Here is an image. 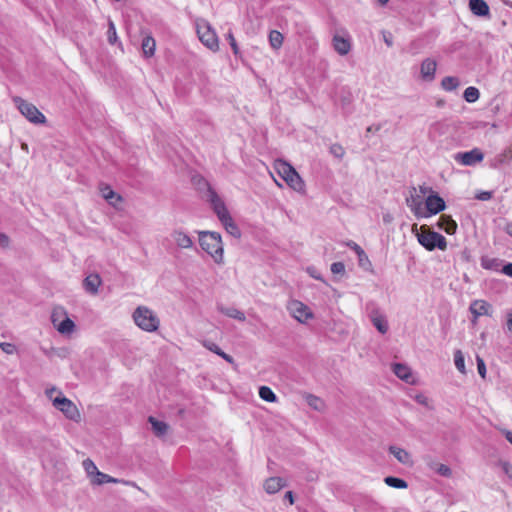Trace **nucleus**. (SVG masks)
I'll use <instances>...</instances> for the list:
<instances>
[{
  "mask_svg": "<svg viewBox=\"0 0 512 512\" xmlns=\"http://www.w3.org/2000/svg\"><path fill=\"white\" fill-rule=\"evenodd\" d=\"M198 235L201 248L213 258L215 263L223 264L224 248L221 235L214 231H199Z\"/></svg>",
  "mask_w": 512,
  "mask_h": 512,
  "instance_id": "f257e3e1",
  "label": "nucleus"
},
{
  "mask_svg": "<svg viewBox=\"0 0 512 512\" xmlns=\"http://www.w3.org/2000/svg\"><path fill=\"white\" fill-rule=\"evenodd\" d=\"M132 316L135 324L144 331L154 332L159 328V318L146 306L137 307Z\"/></svg>",
  "mask_w": 512,
  "mask_h": 512,
  "instance_id": "f03ea898",
  "label": "nucleus"
},
{
  "mask_svg": "<svg viewBox=\"0 0 512 512\" xmlns=\"http://www.w3.org/2000/svg\"><path fill=\"white\" fill-rule=\"evenodd\" d=\"M418 242L428 251L438 248L445 250L447 248L446 238L438 232L430 231L426 226L421 227V232L417 234Z\"/></svg>",
  "mask_w": 512,
  "mask_h": 512,
  "instance_id": "7ed1b4c3",
  "label": "nucleus"
},
{
  "mask_svg": "<svg viewBox=\"0 0 512 512\" xmlns=\"http://www.w3.org/2000/svg\"><path fill=\"white\" fill-rule=\"evenodd\" d=\"M13 102L20 113L31 123L38 125L46 122V117L34 104L21 97H14Z\"/></svg>",
  "mask_w": 512,
  "mask_h": 512,
  "instance_id": "20e7f679",
  "label": "nucleus"
},
{
  "mask_svg": "<svg viewBox=\"0 0 512 512\" xmlns=\"http://www.w3.org/2000/svg\"><path fill=\"white\" fill-rule=\"evenodd\" d=\"M196 28L199 40L202 42V44L214 52L218 51V36L215 30L211 27V25L207 21L202 20L200 22H197Z\"/></svg>",
  "mask_w": 512,
  "mask_h": 512,
  "instance_id": "39448f33",
  "label": "nucleus"
},
{
  "mask_svg": "<svg viewBox=\"0 0 512 512\" xmlns=\"http://www.w3.org/2000/svg\"><path fill=\"white\" fill-rule=\"evenodd\" d=\"M51 321L57 331L63 335L71 334L75 329V323L66 315L62 308H55L53 310Z\"/></svg>",
  "mask_w": 512,
  "mask_h": 512,
  "instance_id": "423d86ee",
  "label": "nucleus"
},
{
  "mask_svg": "<svg viewBox=\"0 0 512 512\" xmlns=\"http://www.w3.org/2000/svg\"><path fill=\"white\" fill-rule=\"evenodd\" d=\"M290 315L300 323H306L314 317L311 309L299 300H291L287 304Z\"/></svg>",
  "mask_w": 512,
  "mask_h": 512,
  "instance_id": "0eeeda50",
  "label": "nucleus"
},
{
  "mask_svg": "<svg viewBox=\"0 0 512 512\" xmlns=\"http://www.w3.org/2000/svg\"><path fill=\"white\" fill-rule=\"evenodd\" d=\"M53 406L60 410L69 420L78 421L80 413L76 405L61 394L53 399Z\"/></svg>",
  "mask_w": 512,
  "mask_h": 512,
  "instance_id": "6e6552de",
  "label": "nucleus"
},
{
  "mask_svg": "<svg viewBox=\"0 0 512 512\" xmlns=\"http://www.w3.org/2000/svg\"><path fill=\"white\" fill-rule=\"evenodd\" d=\"M366 308L368 311V316L374 327L381 334H385L389 328L386 316L380 311V309L374 303L367 304Z\"/></svg>",
  "mask_w": 512,
  "mask_h": 512,
  "instance_id": "1a4fd4ad",
  "label": "nucleus"
},
{
  "mask_svg": "<svg viewBox=\"0 0 512 512\" xmlns=\"http://www.w3.org/2000/svg\"><path fill=\"white\" fill-rule=\"evenodd\" d=\"M454 160L464 166H474L484 159V154L479 148L466 152H458L453 156Z\"/></svg>",
  "mask_w": 512,
  "mask_h": 512,
  "instance_id": "9d476101",
  "label": "nucleus"
},
{
  "mask_svg": "<svg viewBox=\"0 0 512 512\" xmlns=\"http://www.w3.org/2000/svg\"><path fill=\"white\" fill-rule=\"evenodd\" d=\"M406 205L410 208L416 218H424L425 210L423 208V200L417 189L412 187L409 196L406 197Z\"/></svg>",
  "mask_w": 512,
  "mask_h": 512,
  "instance_id": "9b49d317",
  "label": "nucleus"
},
{
  "mask_svg": "<svg viewBox=\"0 0 512 512\" xmlns=\"http://www.w3.org/2000/svg\"><path fill=\"white\" fill-rule=\"evenodd\" d=\"M446 204L442 197L437 193L430 194L425 200V217L438 214L445 210Z\"/></svg>",
  "mask_w": 512,
  "mask_h": 512,
  "instance_id": "f8f14e48",
  "label": "nucleus"
},
{
  "mask_svg": "<svg viewBox=\"0 0 512 512\" xmlns=\"http://www.w3.org/2000/svg\"><path fill=\"white\" fill-rule=\"evenodd\" d=\"M208 200L219 221H222V219H227V217L230 216L225 203L218 196L216 191L213 190L210 186L208 187Z\"/></svg>",
  "mask_w": 512,
  "mask_h": 512,
  "instance_id": "ddd939ff",
  "label": "nucleus"
},
{
  "mask_svg": "<svg viewBox=\"0 0 512 512\" xmlns=\"http://www.w3.org/2000/svg\"><path fill=\"white\" fill-rule=\"evenodd\" d=\"M437 63L432 58H426L420 66V73L423 80L431 82L435 78Z\"/></svg>",
  "mask_w": 512,
  "mask_h": 512,
  "instance_id": "4468645a",
  "label": "nucleus"
},
{
  "mask_svg": "<svg viewBox=\"0 0 512 512\" xmlns=\"http://www.w3.org/2000/svg\"><path fill=\"white\" fill-rule=\"evenodd\" d=\"M101 284L102 279L96 273L89 274L83 281L85 291L91 295H96L98 293V289Z\"/></svg>",
  "mask_w": 512,
  "mask_h": 512,
  "instance_id": "2eb2a0df",
  "label": "nucleus"
},
{
  "mask_svg": "<svg viewBox=\"0 0 512 512\" xmlns=\"http://www.w3.org/2000/svg\"><path fill=\"white\" fill-rule=\"evenodd\" d=\"M470 11L478 17H487L490 15L488 4L484 0H469Z\"/></svg>",
  "mask_w": 512,
  "mask_h": 512,
  "instance_id": "dca6fc26",
  "label": "nucleus"
},
{
  "mask_svg": "<svg viewBox=\"0 0 512 512\" xmlns=\"http://www.w3.org/2000/svg\"><path fill=\"white\" fill-rule=\"evenodd\" d=\"M171 236L179 248L188 249L193 246L191 237L182 230L173 231Z\"/></svg>",
  "mask_w": 512,
  "mask_h": 512,
  "instance_id": "f3484780",
  "label": "nucleus"
},
{
  "mask_svg": "<svg viewBox=\"0 0 512 512\" xmlns=\"http://www.w3.org/2000/svg\"><path fill=\"white\" fill-rule=\"evenodd\" d=\"M393 372L399 379L405 381L406 383H413L412 372L407 365L402 363H395L393 365Z\"/></svg>",
  "mask_w": 512,
  "mask_h": 512,
  "instance_id": "a211bd4d",
  "label": "nucleus"
},
{
  "mask_svg": "<svg viewBox=\"0 0 512 512\" xmlns=\"http://www.w3.org/2000/svg\"><path fill=\"white\" fill-rule=\"evenodd\" d=\"M285 486V482L280 477H271L264 482V489L268 494H275Z\"/></svg>",
  "mask_w": 512,
  "mask_h": 512,
  "instance_id": "6ab92c4d",
  "label": "nucleus"
},
{
  "mask_svg": "<svg viewBox=\"0 0 512 512\" xmlns=\"http://www.w3.org/2000/svg\"><path fill=\"white\" fill-rule=\"evenodd\" d=\"M437 225L447 234H454L457 230V223L448 215H441Z\"/></svg>",
  "mask_w": 512,
  "mask_h": 512,
  "instance_id": "aec40b11",
  "label": "nucleus"
},
{
  "mask_svg": "<svg viewBox=\"0 0 512 512\" xmlns=\"http://www.w3.org/2000/svg\"><path fill=\"white\" fill-rule=\"evenodd\" d=\"M389 452L401 463L405 465H412L410 454L400 447L390 446Z\"/></svg>",
  "mask_w": 512,
  "mask_h": 512,
  "instance_id": "412c9836",
  "label": "nucleus"
},
{
  "mask_svg": "<svg viewBox=\"0 0 512 512\" xmlns=\"http://www.w3.org/2000/svg\"><path fill=\"white\" fill-rule=\"evenodd\" d=\"M287 185L297 192L305 191V183L297 171L291 172V175L285 180Z\"/></svg>",
  "mask_w": 512,
  "mask_h": 512,
  "instance_id": "4be33fe9",
  "label": "nucleus"
},
{
  "mask_svg": "<svg viewBox=\"0 0 512 512\" xmlns=\"http://www.w3.org/2000/svg\"><path fill=\"white\" fill-rule=\"evenodd\" d=\"M481 267L486 270L500 271L503 260L499 258H492L489 256H482L480 259Z\"/></svg>",
  "mask_w": 512,
  "mask_h": 512,
  "instance_id": "5701e85b",
  "label": "nucleus"
},
{
  "mask_svg": "<svg viewBox=\"0 0 512 512\" xmlns=\"http://www.w3.org/2000/svg\"><path fill=\"white\" fill-rule=\"evenodd\" d=\"M333 46L334 49L340 54V55H346L349 53L351 49L350 42L340 36H334L333 38Z\"/></svg>",
  "mask_w": 512,
  "mask_h": 512,
  "instance_id": "b1692460",
  "label": "nucleus"
},
{
  "mask_svg": "<svg viewBox=\"0 0 512 512\" xmlns=\"http://www.w3.org/2000/svg\"><path fill=\"white\" fill-rule=\"evenodd\" d=\"M148 422L152 425V430L156 436L161 437L167 433L169 428L167 423L159 421L153 416L148 418Z\"/></svg>",
  "mask_w": 512,
  "mask_h": 512,
  "instance_id": "393cba45",
  "label": "nucleus"
},
{
  "mask_svg": "<svg viewBox=\"0 0 512 512\" xmlns=\"http://www.w3.org/2000/svg\"><path fill=\"white\" fill-rule=\"evenodd\" d=\"M142 51L145 57H151L155 53L156 42L151 35H146L142 39Z\"/></svg>",
  "mask_w": 512,
  "mask_h": 512,
  "instance_id": "a878e982",
  "label": "nucleus"
},
{
  "mask_svg": "<svg viewBox=\"0 0 512 512\" xmlns=\"http://www.w3.org/2000/svg\"><path fill=\"white\" fill-rule=\"evenodd\" d=\"M489 308V304L485 301H474L470 305V311L475 318L488 314Z\"/></svg>",
  "mask_w": 512,
  "mask_h": 512,
  "instance_id": "bb28decb",
  "label": "nucleus"
},
{
  "mask_svg": "<svg viewBox=\"0 0 512 512\" xmlns=\"http://www.w3.org/2000/svg\"><path fill=\"white\" fill-rule=\"evenodd\" d=\"M218 310L222 314H224L230 318L239 320V321H245V319H246L245 314L242 311H240L234 307L218 306Z\"/></svg>",
  "mask_w": 512,
  "mask_h": 512,
  "instance_id": "cd10ccee",
  "label": "nucleus"
},
{
  "mask_svg": "<svg viewBox=\"0 0 512 512\" xmlns=\"http://www.w3.org/2000/svg\"><path fill=\"white\" fill-rule=\"evenodd\" d=\"M204 346L210 350L211 352H214L215 354H217L218 356H220L221 358H223L225 361H227L228 363H231L233 364L234 363V359L232 356H230L229 354L225 353L217 344L213 343V342H205L204 343Z\"/></svg>",
  "mask_w": 512,
  "mask_h": 512,
  "instance_id": "c85d7f7f",
  "label": "nucleus"
},
{
  "mask_svg": "<svg viewBox=\"0 0 512 512\" xmlns=\"http://www.w3.org/2000/svg\"><path fill=\"white\" fill-rule=\"evenodd\" d=\"M276 168L279 175L283 178L284 181L291 175V172L296 171L293 166H291L289 163L283 160H278L276 162Z\"/></svg>",
  "mask_w": 512,
  "mask_h": 512,
  "instance_id": "c756f323",
  "label": "nucleus"
},
{
  "mask_svg": "<svg viewBox=\"0 0 512 512\" xmlns=\"http://www.w3.org/2000/svg\"><path fill=\"white\" fill-rule=\"evenodd\" d=\"M224 226L225 230L234 237H240L241 233L238 226L235 224L231 216H228L227 219H222L220 221Z\"/></svg>",
  "mask_w": 512,
  "mask_h": 512,
  "instance_id": "7c9ffc66",
  "label": "nucleus"
},
{
  "mask_svg": "<svg viewBox=\"0 0 512 512\" xmlns=\"http://www.w3.org/2000/svg\"><path fill=\"white\" fill-rule=\"evenodd\" d=\"M460 85L459 79L454 76H446L441 80V87L445 91H454Z\"/></svg>",
  "mask_w": 512,
  "mask_h": 512,
  "instance_id": "2f4dec72",
  "label": "nucleus"
},
{
  "mask_svg": "<svg viewBox=\"0 0 512 512\" xmlns=\"http://www.w3.org/2000/svg\"><path fill=\"white\" fill-rule=\"evenodd\" d=\"M305 400L307 404L316 411H322L324 409V402L318 396H315L313 394H306Z\"/></svg>",
  "mask_w": 512,
  "mask_h": 512,
  "instance_id": "473e14b6",
  "label": "nucleus"
},
{
  "mask_svg": "<svg viewBox=\"0 0 512 512\" xmlns=\"http://www.w3.org/2000/svg\"><path fill=\"white\" fill-rule=\"evenodd\" d=\"M428 466L430 469L434 470L437 474L443 476V477H450L452 475V471L450 467H448L445 464L437 463V462H430L428 463Z\"/></svg>",
  "mask_w": 512,
  "mask_h": 512,
  "instance_id": "72a5a7b5",
  "label": "nucleus"
},
{
  "mask_svg": "<svg viewBox=\"0 0 512 512\" xmlns=\"http://www.w3.org/2000/svg\"><path fill=\"white\" fill-rule=\"evenodd\" d=\"M259 396L262 400L269 402V403H274L277 401L276 394L268 386H261L259 388Z\"/></svg>",
  "mask_w": 512,
  "mask_h": 512,
  "instance_id": "f704fd0d",
  "label": "nucleus"
},
{
  "mask_svg": "<svg viewBox=\"0 0 512 512\" xmlns=\"http://www.w3.org/2000/svg\"><path fill=\"white\" fill-rule=\"evenodd\" d=\"M480 97V92L476 87H467L463 93V98L468 103L476 102Z\"/></svg>",
  "mask_w": 512,
  "mask_h": 512,
  "instance_id": "c9c22d12",
  "label": "nucleus"
},
{
  "mask_svg": "<svg viewBox=\"0 0 512 512\" xmlns=\"http://www.w3.org/2000/svg\"><path fill=\"white\" fill-rule=\"evenodd\" d=\"M283 39V35L277 30H272L269 33V42L273 49H279L283 44Z\"/></svg>",
  "mask_w": 512,
  "mask_h": 512,
  "instance_id": "e433bc0d",
  "label": "nucleus"
},
{
  "mask_svg": "<svg viewBox=\"0 0 512 512\" xmlns=\"http://www.w3.org/2000/svg\"><path fill=\"white\" fill-rule=\"evenodd\" d=\"M384 482L388 486L393 487V488H397V489H405L408 486V484H407V482L405 480H403L401 478L393 477V476H387L384 479Z\"/></svg>",
  "mask_w": 512,
  "mask_h": 512,
  "instance_id": "4c0bfd02",
  "label": "nucleus"
},
{
  "mask_svg": "<svg viewBox=\"0 0 512 512\" xmlns=\"http://www.w3.org/2000/svg\"><path fill=\"white\" fill-rule=\"evenodd\" d=\"M101 193L104 199L108 200L111 204H115L113 202V199H116V201L121 200V196L117 195L109 186H105L101 188Z\"/></svg>",
  "mask_w": 512,
  "mask_h": 512,
  "instance_id": "58836bf2",
  "label": "nucleus"
},
{
  "mask_svg": "<svg viewBox=\"0 0 512 512\" xmlns=\"http://www.w3.org/2000/svg\"><path fill=\"white\" fill-rule=\"evenodd\" d=\"M454 363L459 372L462 374L466 373L464 356L460 350L454 353Z\"/></svg>",
  "mask_w": 512,
  "mask_h": 512,
  "instance_id": "ea45409f",
  "label": "nucleus"
},
{
  "mask_svg": "<svg viewBox=\"0 0 512 512\" xmlns=\"http://www.w3.org/2000/svg\"><path fill=\"white\" fill-rule=\"evenodd\" d=\"M358 256V264L361 268H363L364 270L368 271V270H371L372 268V263L371 261L369 260L367 254L365 253L364 250H360V253L357 254Z\"/></svg>",
  "mask_w": 512,
  "mask_h": 512,
  "instance_id": "a19ab883",
  "label": "nucleus"
},
{
  "mask_svg": "<svg viewBox=\"0 0 512 512\" xmlns=\"http://www.w3.org/2000/svg\"><path fill=\"white\" fill-rule=\"evenodd\" d=\"M107 40L112 45L118 40L115 24L111 19L108 20Z\"/></svg>",
  "mask_w": 512,
  "mask_h": 512,
  "instance_id": "79ce46f5",
  "label": "nucleus"
},
{
  "mask_svg": "<svg viewBox=\"0 0 512 512\" xmlns=\"http://www.w3.org/2000/svg\"><path fill=\"white\" fill-rule=\"evenodd\" d=\"M93 482L95 484L101 485L104 483H117V482H119V480L116 478H113L105 473L97 472V477Z\"/></svg>",
  "mask_w": 512,
  "mask_h": 512,
  "instance_id": "37998d69",
  "label": "nucleus"
},
{
  "mask_svg": "<svg viewBox=\"0 0 512 512\" xmlns=\"http://www.w3.org/2000/svg\"><path fill=\"white\" fill-rule=\"evenodd\" d=\"M512 159V150L506 149L495 157V166L504 164Z\"/></svg>",
  "mask_w": 512,
  "mask_h": 512,
  "instance_id": "c03bdc74",
  "label": "nucleus"
},
{
  "mask_svg": "<svg viewBox=\"0 0 512 512\" xmlns=\"http://www.w3.org/2000/svg\"><path fill=\"white\" fill-rule=\"evenodd\" d=\"M83 467L89 476H92V475L97 476V472H100L91 459H85L83 461Z\"/></svg>",
  "mask_w": 512,
  "mask_h": 512,
  "instance_id": "a18cd8bd",
  "label": "nucleus"
},
{
  "mask_svg": "<svg viewBox=\"0 0 512 512\" xmlns=\"http://www.w3.org/2000/svg\"><path fill=\"white\" fill-rule=\"evenodd\" d=\"M330 153L335 158L342 159L345 155V150L342 145L335 143L330 146Z\"/></svg>",
  "mask_w": 512,
  "mask_h": 512,
  "instance_id": "49530a36",
  "label": "nucleus"
},
{
  "mask_svg": "<svg viewBox=\"0 0 512 512\" xmlns=\"http://www.w3.org/2000/svg\"><path fill=\"white\" fill-rule=\"evenodd\" d=\"M331 272L335 275H343L345 273V265L343 262H334L331 264Z\"/></svg>",
  "mask_w": 512,
  "mask_h": 512,
  "instance_id": "de8ad7c7",
  "label": "nucleus"
},
{
  "mask_svg": "<svg viewBox=\"0 0 512 512\" xmlns=\"http://www.w3.org/2000/svg\"><path fill=\"white\" fill-rule=\"evenodd\" d=\"M226 39L229 41V44H230V46H231V48H232V50H233V53H234L235 55H237V54H238V52H239V48H238L237 42H236V40H235V37H234V35H233L232 31H229V32L227 33V35H226Z\"/></svg>",
  "mask_w": 512,
  "mask_h": 512,
  "instance_id": "09e8293b",
  "label": "nucleus"
},
{
  "mask_svg": "<svg viewBox=\"0 0 512 512\" xmlns=\"http://www.w3.org/2000/svg\"><path fill=\"white\" fill-rule=\"evenodd\" d=\"M499 467L502 469V471L510 478L512 479V465L508 461H499L498 463Z\"/></svg>",
  "mask_w": 512,
  "mask_h": 512,
  "instance_id": "8fccbe9b",
  "label": "nucleus"
},
{
  "mask_svg": "<svg viewBox=\"0 0 512 512\" xmlns=\"http://www.w3.org/2000/svg\"><path fill=\"white\" fill-rule=\"evenodd\" d=\"M476 361H477V369H478L479 375L482 378H485V376H486V365H485L484 360L481 357L477 356Z\"/></svg>",
  "mask_w": 512,
  "mask_h": 512,
  "instance_id": "3c124183",
  "label": "nucleus"
},
{
  "mask_svg": "<svg viewBox=\"0 0 512 512\" xmlns=\"http://www.w3.org/2000/svg\"><path fill=\"white\" fill-rule=\"evenodd\" d=\"M476 199L481 201H488L492 198V192L491 191H482L475 196Z\"/></svg>",
  "mask_w": 512,
  "mask_h": 512,
  "instance_id": "603ef678",
  "label": "nucleus"
},
{
  "mask_svg": "<svg viewBox=\"0 0 512 512\" xmlns=\"http://www.w3.org/2000/svg\"><path fill=\"white\" fill-rule=\"evenodd\" d=\"M0 347L7 354H12L15 351V346L11 343L3 342L0 344Z\"/></svg>",
  "mask_w": 512,
  "mask_h": 512,
  "instance_id": "864d4df0",
  "label": "nucleus"
},
{
  "mask_svg": "<svg viewBox=\"0 0 512 512\" xmlns=\"http://www.w3.org/2000/svg\"><path fill=\"white\" fill-rule=\"evenodd\" d=\"M415 400L421 405L428 406L429 399L424 394H417Z\"/></svg>",
  "mask_w": 512,
  "mask_h": 512,
  "instance_id": "5fc2aeb1",
  "label": "nucleus"
},
{
  "mask_svg": "<svg viewBox=\"0 0 512 512\" xmlns=\"http://www.w3.org/2000/svg\"><path fill=\"white\" fill-rule=\"evenodd\" d=\"M501 272L509 277H512V263H507L501 268Z\"/></svg>",
  "mask_w": 512,
  "mask_h": 512,
  "instance_id": "6e6d98bb",
  "label": "nucleus"
},
{
  "mask_svg": "<svg viewBox=\"0 0 512 512\" xmlns=\"http://www.w3.org/2000/svg\"><path fill=\"white\" fill-rule=\"evenodd\" d=\"M346 245L352 249L356 254L360 253V250H363L356 242L354 241H348Z\"/></svg>",
  "mask_w": 512,
  "mask_h": 512,
  "instance_id": "4d7b16f0",
  "label": "nucleus"
},
{
  "mask_svg": "<svg viewBox=\"0 0 512 512\" xmlns=\"http://www.w3.org/2000/svg\"><path fill=\"white\" fill-rule=\"evenodd\" d=\"M8 245H9V237L4 233H0V246L3 248H6V247H8Z\"/></svg>",
  "mask_w": 512,
  "mask_h": 512,
  "instance_id": "13d9d810",
  "label": "nucleus"
},
{
  "mask_svg": "<svg viewBox=\"0 0 512 512\" xmlns=\"http://www.w3.org/2000/svg\"><path fill=\"white\" fill-rule=\"evenodd\" d=\"M418 191H419L418 194H420L422 197V196L426 195L427 193L432 192V189L426 185H420L418 188Z\"/></svg>",
  "mask_w": 512,
  "mask_h": 512,
  "instance_id": "bf43d9fd",
  "label": "nucleus"
},
{
  "mask_svg": "<svg viewBox=\"0 0 512 512\" xmlns=\"http://www.w3.org/2000/svg\"><path fill=\"white\" fill-rule=\"evenodd\" d=\"M308 272H309V274H310L314 279L322 280V277H321L320 273H319V272H317L315 268H313V267H309V268H308Z\"/></svg>",
  "mask_w": 512,
  "mask_h": 512,
  "instance_id": "052dcab7",
  "label": "nucleus"
},
{
  "mask_svg": "<svg viewBox=\"0 0 512 512\" xmlns=\"http://www.w3.org/2000/svg\"><path fill=\"white\" fill-rule=\"evenodd\" d=\"M380 129H381L380 124L371 125V126L367 127L366 133L368 134V133L378 132Z\"/></svg>",
  "mask_w": 512,
  "mask_h": 512,
  "instance_id": "680f3d73",
  "label": "nucleus"
},
{
  "mask_svg": "<svg viewBox=\"0 0 512 512\" xmlns=\"http://www.w3.org/2000/svg\"><path fill=\"white\" fill-rule=\"evenodd\" d=\"M503 434L506 438V440L512 444V431L510 430H503Z\"/></svg>",
  "mask_w": 512,
  "mask_h": 512,
  "instance_id": "e2e57ef3",
  "label": "nucleus"
},
{
  "mask_svg": "<svg viewBox=\"0 0 512 512\" xmlns=\"http://www.w3.org/2000/svg\"><path fill=\"white\" fill-rule=\"evenodd\" d=\"M285 499H287L289 501L290 504H293L294 503V497H293V493L292 491H287L285 493Z\"/></svg>",
  "mask_w": 512,
  "mask_h": 512,
  "instance_id": "0e129e2a",
  "label": "nucleus"
},
{
  "mask_svg": "<svg viewBox=\"0 0 512 512\" xmlns=\"http://www.w3.org/2000/svg\"><path fill=\"white\" fill-rule=\"evenodd\" d=\"M383 221H384L385 223H389V222H391V221H392V216H391L390 214H386V215H384V216H383Z\"/></svg>",
  "mask_w": 512,
  "mask_h": 512,
  "instance_id": "69168bd1",
  "label": "nucleus"
},
{
  "mask_svg": "<svg viewBox=\"0 0 512 512\" xmlns=\"http://www.w3.org/2000/svg\"><path fill=\"white\" fill-rule=\"evenodd\" d=\"M507 328L509 331H512V316L507 320Z\"/></svg>",
  "mask_w": 512,
  "mask_h": 512,
  "instance_id": "338daca9",
  "label": "nucleus"
},
{
  "mask_svg": "<svg viewBox=\"0 0 512 512\" xmlns=\"http://www.w3.org/2000/svg\"><path fill=\"white\" fill-rule=\"evenodd\" d=\"M384 41L387 44L388 47H391L393 45V42L390 38L384 36Z\"/></svg>",
  "mask_w": 512,
  "mask_h": 512,
  "instance_id": "774afa93",
  "label": "nucleus"
}]
</instances>
